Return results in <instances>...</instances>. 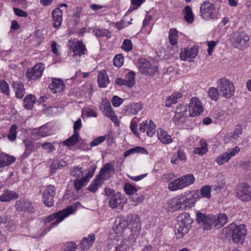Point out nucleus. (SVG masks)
<instances>
[{"instance_id": "1", "label": "nucleus", "mask_w": 251, "mask_h": 251, "mask_svg": "<svg viewBox=\"0 0 251 251\" xmlns=\"http://www.w3.org/2000/svg\"><path fill=\"white\" fill-rule=\"evenodd\" d=\"M193 219L187 213L180 214L177 217V224L175 226V233L177 238H182L187 234L191 227Z\"/></svg>"}, {"instance_id": "2", "label": "nucleus", "mask_w": 251, "mask_h": 251, "mask_svg": "<svg viewBox=\"0 0 251 251\" xmlns=\"http://www.w3.org/2000/svg\"><path fill=\"white\" fill-rule=\"evenodd\" d=\"M134 243L129 237V240L122 237L111 238L108 241L107 251H129Z\"/></svg>"}, {"instance_id": "3", "label": "nucleus", "mask_w": 251, "mask_h": 251, "mask_svg": "<svg viewBox=\"0 0 251 251\" xmlns=\"http://www.w3.org/2000/svg\"><path fill=\"white\" fill-rule=\"evenodd\" d=\"M229 42L234 48L244 50L249 46L250 37L244 32L235 31L230 34Z\"/></svg>"}, {"instance_id": "4", "label": "nucleus", "mask_w": 251, "mask_h": 251, "mask_svg": "<svg viewBox=\"0 0 251 251\" xmlns=\"http://www.w3.org/2000/svg\"><path fill=\"white\" fill-rule=\"evenodd\" d=\"M226 234H231L233 241L235 243H242L247 234V230L245 225L235 226L230 225L225 230Z\"/></svg>"}, {"instance_id": "5", "label": "nucleus", "mask_w": 251, "mask_h": 251, "mask_svg": "<svg viewBox=\"0 0 251 251\" xmlns=\"http://www.w3.org/2000/svg\"><path fill=\"white\" fill-rule=\"evenodd\" d=\"M195 181V177L192 174H187L170 182L168 189L172 191H177L188 187Z\"/></svg>"}, {"instance_id": "6", "label": "nucleus", "mask_w": 251, "mask_h": 251, "mask_svg": "<svg viewBox=\"0 0 251 251\" xmlns=\"http://www.w3.org/2000/svg\"><path fill=\"white\" fill-rule=\"evenodd\" d=\"M72 212L73 207L69 206L66 209L49 216L46 218L45 222L46 223L51 222L52 223L50 225V228L53 227L70 215Z\"/></svg>"}, {"instance_id": "7", "label": "nucleus", "mask_w": 251, "mask_h": 251, "mask_svg": "<svg viewBox=\"0 0 251 251\" xmlns=\"http://www.w3.org/2000/svg\"><path fill=\"white\" fill-rule=\"evenodd\" d=\"M125 220L128 221V226H130L131 228L129 238H131V242H135L141 229L139 217L136 214H131L128 215Z\"/></svg>"}, {"instance_id": "8", "label": "nucleus", "mask_w": 251, "mask_h": 251, "mask_svg": "<svg viewBox=\"0 0 251 251\" xmlns=\"http://www.w3.org/2000/svg\"><path fill=\"white\" fill-rule=\"evenodd\" d=\"M218 87L222 96L226 98H230L234 95V85L232 81L226 78H222L219 80Z\"/></svg>"}, {"instance_id": "9", "label": "nucleus", "mask_w": 251, "mask_h": 251, "mask_svg": "<svg viewBox=\"0 0 251 251\" xmlns=\"http://www.w3.org/2000/svg\"><path fill=\"white\" fill-rule=\"evenodd\" d=\"M217 11L214 5L208 2H204L200 7V15L204 20L209 21L216 17Z\"/></svg>"}, {"instance_id": "10", "label": "nucleus", "mask_w": 251, "mask_h": 251, "mask_svg": "<svg viewBox=\"0 0 251 251\" xmlns=\"http://www.w3.org/2000/svg\"><path fill=\"white\" fill-rule=\"evenodd\" d=\"M196 220L204 230H209L214 226L215 216L207 215L199 212L197 214Z\"/></svg>"}, {"instance_id": "11", "label": "nucleus", "mask_w": 251, "mask_h": 251, "mask_svg": "<svg viewBox=\"0 0 251 251\" xmlns=\"http://www.w3.org/2000/svg\"><path fill=\"white\" fill-rule=\"evenodd\" d=\"M128 226V221L125 219H123L121 218H117L115 221L112 230L113 233L115 234L114 238L122 237L124 238V234L126 230L128 229L127 228Z\"/></svg>"}, {"instance_id": "12", "label": "nucleus", "mask_w": 251, "mask_h": 251, "mask_svg": "<svg viewBox=\"0 0 251 251\" xmlns=\"http://www.w3.org/2000/svg\"><path fill=\"white\" fill-rule=\"evenodd\" d=\"M56 188L54 185H49L43 191L42 201L44 204L49 207L54 204V197L55 195Z\"/></svg>"}, {"instance_id": "13", "label": "nucleus", "mask_w": 251, "mask_h": 251, "mask_svg": "<svg viewBox=\"0 0 251 251\" xmlns=\"http://www.w3.org/2000/svg\"><path fill=\"white\" fill-rule=\"evenodd\" d=\"M236 196L241 201H248L251 200V188L247 183L239 184L236 189Z\"/></svg>"}, {"instance_id": "14", "label": "nucleus", "mask_w": 251, "mask_h": 251, "mask_svg": "<svg viewBox=\"0 0 251 251\" xmlns=\"http://www.w3.org/2000/svg\"><path fill=\"white\" fill-rule=\"evenodd\" d=\"M240 151L238 146H235L234 148L227 150L226 151L220 154L216 159V163L219 165H223L227 162L232 157L238 154Z\"/></svg>"}, {"instance_id": "15", "label": "nucleus", "mask_w": 251, "mask_h": 251, "mask_svg": "<svg viewBox=\"0 0 251 251\" xmlns=\"http://www.w3.org/2000/svg\"><path fill=\"white\" fill-rule=\"evenodd\" d=\"M189 117L190 116L188 115L187 106L181 105L176 109L173 118L174 122L176 125L183 124L186 121L187 118Z\"/></svg>"}, {"instance_id": "16", "label": "nucleus", "mask_w": 251, "mask_h": 251, "mask_svg": "<svg viewBox=\"0 0 251 251\" xmlns=\"http://www.w3.org/2000/svg\"><path fill=\"white\" fill-rule=\"evenodd\" d=\"M68 46L70 50H72L74 55L80 56L85 54L87 52L86 48L81 41L75 42L69 40Z\"/></svg>"}, {"instance_id": "17", "label": "nucleus", "mask_w": 251, "mask_h": 251, "mask_svg": "<svg viewBox=\"0 0 251 251\" xmlns=\"http://www.w3.org/2000/svg\"><path fill=\"white\" fill-rule=\"evenodd\" d=\"M100 110L102 111L103 114L110 118L115 124L118 122L117 118L115 116L108 100H102L100 103Z\"/></svg>"}, {"instance_id": "18", "label": "nucleus", "mask_w": 251, "mask_h": 251, "mask_svg": "<svg viewBox=\"0 0 251 251\" xmlns=\"http://www.w3.org/2000/svg\"><path fill=\"white\" fill-rule=\"evenodd\" d=\"M188 115L190 117H195L200 115L202 111V106L201 101L197 98H193L187 108Z\"/></svg>"}, {"instance_id": "19", "label": "nucleus", "mask_w": 251, "mask_h": 251, "mask_svg": "<svg viewBox=\"0 0 251 251\" xmlns=\"http://www.w3.org/2000/svg\"><path fill=\"white\" fill-rule=\"evenodd\" d=\"M44 70V64L42 63H39L35 65L31 69H28L26 73V77L29 80L39 78L41 77Z\"/></svg>"}, {"instance_id": "20", "label": "nucleus", "mask_w": 251, "mask_h": 251, "mask_svg": "<svg viewBox=\"0 0 251 251\" xmlns=\"http://www.w3.org/2000/svg\"><path fill=\"white\" fill-rule=\"evenodd\" d=\"M95 171V168H89L88 172L86 176L80 179H76L74 181L75 189L77 191L80 190L81 188L86 185L90 179L93 176Z\"/></svg>"}, {"instance_id": "21", "label": "nucleus", "mask_w": 251, "mask_h": 251, "mask_svg": "<svg viewBox=\"0 0 251 251\" xmlns=\"http://www.w3.org/2000/svg\"><path fill=\"white\" fill-rule=\"evenodd\" d=\"M198 49L197 47L185 48L181 50L180 53V58L182 60L191 61L198 55Z\"/></svg>"}, {"instance_id": "22", "label": "nucleus", "mask_w": 251, "mask_h": 251, "mask_svg": "<svg viewBox=\"0 0 251 251\" xmlns=\"http://www.w3.org/2000/svg\"><path fill=\"white\" fill-rule=\"evenodd\" d=\"M114 172L115 169L113 165L110 163H107L101 169L97 176L103 181L104 180H107L110 178Z\"/></svg>"}, {"instance_id": "23", "label": "nucleus", "mask_w": 251, "mask_h": 251, "mask_svg": "<svg viewBox=\"0 0 251 251\" xmlns=\"http://www.w3.org/2000/svg\"><path fill=\"white\" fill-rule=\"evenodd\" d=\"M15 207L18 211H25L33 213L34 211L32 203L27 200L20 199L15 203Z\"/></svg>"}, {"instance_id": "24", "label": "nucleus", "mask_w": 251, "mask_h": 251, "mask_svg": "<svg viewBox=\"0 0 251 251\" xmlns=\"http://www.w3.org/2000/svg\"><path fill=\"white\" fill-rule=\"evenodd\" d=\"M139 69L142 74L149 75L157 70L155 67L152 68L150 62L144 59H141L139 65Z\"/></svg>"}, {"instance_id": "25", "label": "nucleus", "mask_w": 251, "mask_h": 251, "mask_svg": "<svg viewBox=\"0 0 251 251\" xmlns=\"http://www.w3.org/2000/svg\"><path fill=\"white\" fill-rule=\"evenodd\" d=\"M123 203H124V199L122 194L119 192L112 195L109 201L110 207L113 208L122 206Z\"/></svg>"}, {"instance_id": "26", "label": "nucleus", "mask_w": 251, "mask_h": 251, "mask_svg": "<svg viewBox=\"0 0 251 251\" xmlns=\"http://www.w3.org/2000/svg\"><path fill=\"white\" fill-rule=\"evenodd\" d=\"M95 239V235L94 234H90L84 237L78 245L80 251H85L88 250L93 245Z\"/></svg>"}, {"instance_id": "27", "label": "nucleus", "mask_w": 251, "mask_h": 251, "mask_svg": "<svg viewBox=\"0 0 251 251\" xmlns=\"http://www.w3.org/2000/svg\"><path fill=\"white\" fill-rule=\"evenodd\" d=\"M49 88L53 93L62 92L65 88V84L60 78H52Z\"/></svg>"}, {"instance_id": "28", "label": "nucleus", "mask_w": 251, "mask_h": 251, "mask_svg": "<svg viewBox=\"0 0 251 251\" xmlns=\"http://www.w3.org/2000/svg\"><path fill=\"white\" fill-rule=\"evenodd\" d=\"M52 17L54 21L53 27L58 28L62 22V11L59 8H55L52 11Z\"/></svg>"}, {"instance_id": "29", "label": "nucleus", "mask_w": 251, "mask_h": 251, "mask_svg": "<svg viewBox=\"0 0 251 251\" xmlns=\"http://www.w3.org/2000/svg\"><path fill=\"white\" fill-rule=\"evenodd\" d=\"M157 133L158 140L163 144H169L172 142L171 136L162 128H158Z\"/></svg>"}, {"instance_id": "30", "label": "nucleus", "mask_w": 251, "mask_h": 251, "mask_svg": "<svg viewBox=\"0 0 251 251\" xmlns=\"http://www.w3.org/2000/svg\"><path fill=\"white\" fill-rule=\"evenodd\" d=\"M179 197L177 196L168 201L167 207L168 211H176L181 209V203Z\"/></svg>"}, {"instance_id": "31", "label": "nucleus", "mask_w": 251, "mask_h": 251, "mask_svg": "<svg viewBox=\"0 0 251 251\" xmlns=\"http://www.w3.org/2000/svg\"><path fill=\"white\" fill-rule=\"evenodd\" d=\"M17 98L21 99L24 96L25 93L24 85L20 81H13L12 84Z\"/></svg>"}, {"instance_id": "32", "label": "nucleus", "mask_w": 251, "mask_h": 251, "mask_svg": "<svg viewBox=\"0 0 251 251\" xmlns=\"http://www.w3.org/2000/svg\"><path fill=\"white\" fill-rule=\"evenodd\" d=\"M19 197L16 192L9 190L4 191L0 196V201L7 202L11 200L17 199Z\"/></svg>"}, {"instance_id": "33", "label": "nucleus", "mask_w": 251, "mask_h": 251, "mask_svg": "<svg viewBox=\"0 0 251 251\" xmlns=\"http://www.w3.org/2000/svg\"><path fill=\"white\" fill-rule=\"evenodd\" d=\"M16 160L14 156L5 153H0V168L10 165Z\"/></svg>"}, {"instance_id": "34", "label": "nucleus", "mask_w": 251, "mask_h": 251, "mask_svg": "<svg viewBox=\"0 0 251 251\" xmlns=\"http://www.w3.org/2000/svg\"><path fill=\"white\" fill-rule=\"evenodd\" d=\"M98 81L100 87H105L109 84V78L105 70H103L99 73Z\"/></svg>"}, {"instance_id": "35", "label": "nucleus", "mask_w": 251, "mask_h": 251, "mask_svg": "<svg viewBox=\"0 0 251 251\" xmlns=\"http://www.w3.org/2000/svg\"><path fill=\"white\" fill-rule=\"evenodd\" d=\"M79 133L75 132L70 137L62 142V144L67 147H72L77 144L79 142Z\"/></svg>"}, {"instance_id": "36", "label": "nucleus", "mask_w": 251, "mask_h": 251, "mask_svg": "<svg viewBox=\"0 0 251 251\" xmlns=\"http://www.w3.org/2000/svg\"><path fill=\"white\" fill-rule=\"evenodd\" d=\"M142 109V105L140 103H134L127 107L126 114L129 116L136 114Z\"/></svg>"}, {"instance_id": "37", "label": "nucleus", "mask_w": 251, "mask_h": 251, "mask_svg": "<svg viewBox=\"0 0 251 251\" xmlns=\"http://www.w3.org/2000/svg\"><path fill=\"white\" fill-rule=\"evenodd\" d=\"M135 153H141L144 154H148V151L144 148H142L139 146L135 147L134 148L130 149L128 151H126L124 153V156L126 157L130 154H134Z\"/></svg>"}, {"instance_id": "38", "label": "nucleus", "mask_w": 251, "mask_h": 251, "mask_svg": "<svg viewBox=\"0 0 251 251\" xmlns=\"http://www.w3.org/2000/svg\"><path fill=\"white\" fill-rule=\"evenodd\" d=\"M200 147L196 148L194 149V153L196 154L202 155L205 154L208 151L207 145L206 141L204 139H201L200 141Z\"/></svg>"}, {"instance_id": "39", "label": "nucleus", "mask_w": 251, "mask_h": 251, "mask_svg": "<svg viewBox=\"0 0 251 251\" xmlns=\"http://www.w3.org/2000/svg\"><path fill=\"white\" fill-rule=\"evenodd\" d=\"M182 96L181 93H174L171 96L167 98L166 101V106L170 107L173 104H176L177 102V100L181 98Z\"/></svg>"}, {"instance_id": "40", "label": "nucleus", "mask_w": 251, "mask_h": 251, "mask_svg": "<svg viewBox=\"0 0 251 251\" xmlns=\"http://www.w3.org/2000/svg\"><path fill=\"white\" fill-rule=\"evenodd\" d=\"M178 32L176 28H171L169 32V40L172 45L177 44Z\"/></svg>"}, {"instance_id": "41", "label": "nucleus", "mask_w": 251, "mask_h": 251, "mask_svg": "<svg viewBox=\"0 0 251 251\" xmlns=\"http://www.w3.org/2000/svg\"><path fill=\"white\" fill-rule=\"evenodd\" d=\"M103 181L101 179L96 176L95 180L92 182L88 186V189L90 192L94 193L98 190L99 187H100Z\"/></svg>"}, {"instance_id": "42", "label": "nucleus", "mask_w": 251, "mask_h": 251, "mask_svg": "<svg viewBox=\"0 0 251 251\" xmlns=\"http://www.w3.org/2000/svg\"><path fill=\"white\" fill-rule=\"evenodd\" d=\"M24 142L25 146V151L23 153V156L24 157H26L28 154L35 150L34 146V143L33 141L29 140H26L24 141Z\"/></svg>"}, {"instance_id": "43", "label": "nucleus", "mask_w": 251, "mask_h": 251, "mask_svg": "<svg viewBox=\"0 0 251 251\" xmlns=\"http://www.w3.org/2000/svg\"><path fill=\"white\" fill-rule=\"evenodd\" d=\"M35 102V98L32 95H28L24 100V106L27 109H31Z\"/></svg>"}, {"instance_id": "44", "label": "nucleus", "mask_w": 251, "mask_h": 251, "mask_svg": "<svg viewBox=\"0 0 251 251\" xmlns=\"http://www.w3.org/2000/svg\"><path fill=\"white\" fill-rule=\"evenodd\" d=\"M227 221V217L225 214H220L218 216H215V220L214 226H223L226 224Z\"/></svg>"}, {"instance_id": "45", "label": "nucleus", "mask_w": 251, "mask_h": 251, "mask_svg": "<svg viewBox=\"0 0 251 251\" xmlns=\"http://www.w3.org/2000/svg\"><path fill=\"white\" fill-rule=\"evenodd\" d=\"M46 127H41L38 129H35L32 133V135L35 139H39L48 135Z\"/></svg>"}, {"instance_id": "46", "label": "nucleus", "mask_w": 251, "mask_h": 251, "mask_svg": "<svg viewBox=\"0 0 251 251\" xmlns=\"http://www.w3.org/2000/svg\"><path fill=\"white\" fill-rule=\"evenodd\" d=\"M66 165L67 163L64 160H61L57 162H53L50 167V173L54 174L57 170L65 166Z\"/></svg>"}, {"instance_id": "47", "label": "nucleus", "mask_w": 251, "mask_h": 251, "mask_svg": "<svg viewBox=\"0 0 251 251\" xmlns=\"http://www.w3.org/2000/svg\"><path fill=\"white\" fill-rule=\"evenodd\" d=\"M185 20L189 24H191L194 21V16L191 7L189 6L185 7L183 10Z\"/></svg>"}, {"instance_id": "48", "label": "nucleus", "mask_w": 251, "mask_h": 251, "mask_svg": "<svg viewBox=\"0 0 251 251\" xmlns=\"http://www.w3.org/2000/svg\"><path fill=\"white\" fill-rule=\"evenodd\" d=\"M135 73L133 72H129L126 76L125 80L126 86L132 87L135 83Z\"/></svg>"}, {"instance_id": "49", "label": "nucleus", "mask_w": 251, "mask_h": 251, "mask_svg": "<svg viewBox=\"0 0 251 251\" xmlns=\"http://www.w3.org/2000/svg\"><path fill=\"white\" fill-rule=\"evenodd\" d=\"M70 175L76 178H79L83 176V171L81 167L74 166L70 169Z\"/></svg>"}, {"instance_id": "50", "label": "nucleus", "mask_w": 251, "mask_h": 251, "mask_svg": "<svg viewBox=\"0 0 251 251\" xmlns=\"http://www.w3.org/2000/svg\"><path fill=\"white\" fill-rule=\"evenodd\" d=\"M93 33L97 37L105 36L107 38H110L111 37L110 32L105 29L95 28L93 30Z\"/></svg>"}, {"instance_id": "51", "label": "nucleus", "mask_w": 251, "mask_h": 251, "mask_svg": "<svg viewBox=\"0 0 251 251\" xmlns=\"http://www.w3.org/2000/svg\"><path fill=\"white\" fill-rule=\"evenodd\" d=\"M212 187L209 185H206L202 187L200 189V194L202 197L210 199L211 197V190Z\"/></svg>"}, {"instance_id": "52", "label": "nucleus", "mask_w": 251, "mask_h": 251, "mask_svg": "<svg viewBox=\"0 0 251 251\" xmlns=\"http://www.w3.org/2000/svg\"><path fill=\"white\" fill-rule=\"evenodd\" d=\"M17 128V126L15 124L11 126L7 135V138L9 141L13 142L16 140Z\"/></svg>"}, {"instance_id": "53", "label": "nucleus", "mask_w": 251, "mask_h": 251, "mask_svg": "<svg viewBox=\"0 0 251 251\" xmlns=\"http://www.w3.org/2000/svg\"><path fill=\"white\" fill-rule=\"evenodd\" d=\"M155 125L151 120H150L147 128V135L150 137H152L155 132Z\"/></svg>"}, {"instance_id": "54", "label": "nucleus", "mask_w": 251, "mask_h": 251, "mask_svg": "<svg viewBox=\"0 0 251 251\" xmlns=\"http://www.w3.org/2000/svg\"><path fill=\"white\" fill-rule=\"evenodd\" d=\"M106 138V136H100L94 139L90 143V148H88V150H90L92 147H94L100 144L103 142Z\"/></svg>"}, {"instance_id": "55", "label": "nucleus", "mask_w": 251, "mask_h": 251, "mask_svg": "<svg viewBox=\"0 0 251 251\" xmlns=\"http://www.w3.org/2000/svg\"><path fill=\"white\" fill-rule=\"evenodd\" d=\"M208 94L209 97L213 100L217 101L218 99L219 93L217 89L214 87L209 89Z\"/></svg>"}, {"instance_id": "56", "label": "nucleus", "mask_w": 251, "mask_h": 251, "mask_svg": "<svg viewBox=\"0 0 251 251\" xmlns=\"http://www.w3.org/2000/svg\"><path fill=\"white\" fill-rule=\"evenodd\" d=\"M122 49L126 51H129L132 50V44L129 39H125L121 47Z\"/></svg>"}, {"instance_id": "57", "label": "nucleus", "mask_w": 251, "mask_h": 251, "mask_svg": "<svg viewBox=\"0 0 251 251\" xmlns=\"http://www.w3.org/2000/svg\"><path fill=\"white\" fill-rule=\"evenodd\" d=\"M0 90L6 95H9V85L6 81L4 80L0 81Z\"/></svg>"}, {"instance_id": "58", "label": "nucleus", "mask_w": 251, "mask_h": 251, "mask_svg": "<svg viewBox=\"0 0 251 251\" xmlns=\"http://www.w3.org/2000/svg\"><path fill=\"white\" fill-rule=\"evenodd\" d=\"M125 192L127 195H132L137 191V189L133 185L129 183H126L124 186Z\"/></svg>"}, {"instance_id": "59", "label": "nucleus", "mask_w": 251, "mask_h": 251, "mask_svg": "<svg viewBox=\"0 0 251 251\" xmlns=\"http://www.w3.org/2000/svg\"><path fill=\"white\" fill-rule=\"evenodd\" d=\"M124 57L122 54H117L113 59V64L115 66L120 67L124 63Z\"/></svg>"}, {"instance_id": "60", "label": "nucleus", "mask_w": 251, "mask_h": 251, "mask_svg": "<svg viewBox=\"0 0 251 251\" xmlns=\"http://www.w3.org/2000/svg\"><path fill=\"white\" fill-rule=\"evenodd\" d=\"M76 248L77 246L75 243L69 242L64 246L62 251H75Z\"/></svg>"}, {"instance_id": "61", "label": "nucleus", "mask_w": 251, "mask_h": 251, "mask_svg": "<svg viewBox=\"0 0 251 251\" xmlns=\"http://www.w3.org/2000/svg\"><path fill=\"white\" fill-rule=\"evenodd\" d=\"M42 148L47 151L48 152H50L55 150L54 146L50 143L46 142L41 145Z\"/></svg>"}, {"instance_id": "62", "label": "nucleus", "mask_w": 251, "mask_h": 251, "mask_svg": "<svg viewBox=\"0 0 251 251\" xmlns=\"http://www.w3.org/2000/svg\"><path fill=\"white\" fill-rule=\"evenodd\" d=\"M123 99L116 96H114L111 100L112 103L115 107L119 106L123 102Z\"/></svg>"}, {"instance_id": "63", "label": "nucleus", "mask_w": 251, "mask_h": 251, "mask_svg": "<svg viewBox=\"0 0 251 251\" xmlns=\"http://www.w3.org/2000/svg\"><path fill=\"white\" fill-rule=\"evenodd\" d=\"M195 203L194 200L193 198L192 197H190L188 198L185 197V203L184 204H182V206H186L187 208H191V207L194 206Z\"/></svg>"}, {"instance_id": "64", "label": "nucleus", "mask_w": 251, "mask_h": 251, "mask_svg": "<svg viewBox=\"0 0 251 251\" xmlns=\"http://www.w3.org/2000/svg\"><path fill=\"white\" fill-rule=\"evenodd\" d=\"M131 200L136 205L143 201L144 198L142 195H135L131 197Z\"/></svg>"}]
</instances>
